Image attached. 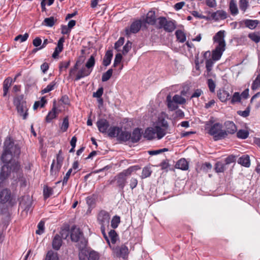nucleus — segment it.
Listing matches in <instances>:
<instances>
[{"label": "nucleus", "instance_id": "2f4dec72", "mask_svg": "<svg viewBox=\"0 0 260 260\" xmlns=\"http://www.w3.org/2000/svg\"><path fill=\"white\" fill-rule=\"evenodd\" d=\"M113 57V52L112 50H108L106 51L103 60V64L107 67L111 63V61Z\"/></svg>", "mask_w": 260, "mask_h": 260}, {"label": "nucleus", "instance_id": "37998d69", "mask_svg": "<svg viewBox=\"0 0 260 260\" xmlns=\"http://www.w3.org/2000/svg\"><path fill=\"white\" fill-rule=\"evenodd\" d=\"M69 126V121L68 116H66L63 119L62 123L60 126V129L62 132H66L67 131Z\"/></svg>", "mask_w": 260, "mask_h": 260}, {"label": "nucleus", "instance_id": "09e8293b", "mask_svg": "<svg viewBox=\"0 0 260 260\" xmlns=\"http://www.w3.org/2000/svg\"><path fill=\"white\" fill-rule=\"evenodd\" d=\"M86 203L90 208H93L95 205V198L94 195L90 196L86 198Z\"/></svg>", "mask_w": 260, "mask_h": 260}, {"label": "nucleus", "instance_id": "5701e85b", "mask_svg": "<svg viewBox=\"0 0 260 260\" xmlns=\"http://www.w3.org/2000/svg\"><path fill=\"white\" fill-rule=\"evenodd\" d=\"M217 96L222 102H225L231 98L230 93L223 89H220L218 91Z\"/></svg>", "mask_w": 260, "mask_h": 260}, {"label": "nucleus", "instance_id": "a878e982", "mask_svg": "<svg viewBox=\"0 0 260 260\" xmlns=\"http://www.w3.org/2000/svg\"><path fill=\"white\" fill-rule=\"evenodd\" d=\"M62 240L59 234H56L52 240V245L54 249L58 250L62 245Z\"/></svg>", "mask_w": 260, "mask_h": 260}, {"label": "nucleus", "instance_id": "58836bf2", "mask_svg": "<svg viewBox=\"0 0 260 260\" xmlns=\"http://www.w3.org/2000/svg\"><path fill=\"white\" fill-rule=\"evenodd\" d=\"M226 165L225 163L221 161H218L216 163L215 170L217 173L223 172L226 169Z\"/></svg>", "mask_w": 260, "mask_h": 260}, {"label": "nucleus", "instance_id": "2eb2a0df", "mask_svg": "<svg viewBox=\"0 0 260 260\" xmlns=\"http://www.w3.org/2000/svg\"><path fill=\"white\" fill-rule=\"evenodd\" d=\"M143 20H144V22H146V26H147V24H149L151 25H154L156 27L157 18H156L154 11H149L146 15L145 19Z\"/></svg>", "mask_w": 260, "mask_h": 260}, {"label": "nucleus", "instance_id": "c756f323", "mask_svg": "<svg viewBox=\"0 0 260 260\" xmlns=\"http://www.w3.org/2000/svg\"><path fill=\"white\" fill-rule=\"evenodd\" d=\"M224 50V49L220 48L219 47H215V49L212 51V60L214 61L218 60L221 58Z\"/></svg>", "mask_w": 260, "mask_h": 260}, {"label": "nucleus", "instance_id": "13d9d810", "mask_svg": "<svg viewBox=\"0 0 260 260\" xmlns=\"http://www.w3.org/2000/svg\"><path fill=\"white\" fill-rule=\"evenodd\" d=\"M169 150L168 148H164L158 150H149L148 153L150 155H155L160 154L162 152H167Z\"/></svg>", "mask_w": 260, "mask_h": 260}, {"label": "nucleus", "instance_id": "ea45409f", "mask_svg": "<svg viewBox=\"0 0 260 260\" xmlns=\"http://www.w3.org/2000/svg\"><path fill=\"white\" fill-rule=\"evenodd\" d=\"M14 104L17 107L19 105L22 104V103H26V101L24 100V95L23 94L18 95L14 98Z\"/></svg>", "mask_w": 260, "mask_h": 260}, {"label": "nucleus", "instance_id": "473e14b6", "mask_svg": "<svg viewBox=\"0 0 260 260\" xmlns=\"http://www.w3.org/2000/svg\"><path fill=\"white\" fill-rule=\"evenodd\" d=\"M141 169L139 165H135L128 167L127 169L123 170L121 172L127 178L134 172Z\"/></svg>", "mask_w": 260, "mask_h": 260}, {"label": "nucleus", "instance_id": "49530a36", "mask_svg": "<svg viewBox=\"0 0 260 260\" xmlns=\"http://www.w3.org/2000/svg\"><path fill=\"white\" fill-rule=\"evenodd\" d=\"M45 260H58L57 253L52 250L49 251L47 253Z\"/></svg>", "mask_w": 260, "mask_h": 260}, {"label": "nucleus", "instance_id": "c85d7f7f", "mask_svg": "<svg viewBox=\"0 0 260 260\" xmlns=\"http://www.w3.org/2000/svg\"><path fill=\"white\" fill-rule=\"evenodd\" d=\"M227 134H233L237 131V127L235 123L231 121H226L224 122Z\"/></svg>", "mask_w": 260, "mask_h": 260}, {"label": "nucleus", "instance_id": "603ef678", "mask_svg": "<svg viewBox=\"0 0 260 260\" xmlns=\"http://www.w3.org/2000/svg\"><path fill=\"white\" fill-rule=\"evenodd\" d=\"M95 64V59L93 55H92L88 59L85 64V67L87 69H92Z\"/></svg>", "mask_w": 260, "mask_h": 260}, {"label": "nucleus", "instance_id": "393cba45", "mask_svg": "<svg viewBox=\"0 0 260 260\" xmlns=\"http://www.w3.org/2000/svg\"><path fill=\"white\" fill-rule=\"evenodd\" d=\"M121 131V127L117 126H112L109 128L107 132L108 137L111 138H116L118 136V133Z\"/></svg>", "mask_w": 260, "mask_h": 260}, {"label": "nucleus", "instance_id": "e433bc0d", "mask_svg": "<svg viewBox=\"0 0 260 260\" xmlns=\"http://www.w3.org/2000/svg\"><path fill=\"white\" fill-rule=\"evenodd\" d=\"M167 101L168 107L170 110L173 111L178 108V107L177 104L173 100H171V97L170 95L167 96Z\"/></svg>", "mask_w": 260, "mask_h": 260}, {"label": "nucleus", "instance_id": "20e7f679", "mask_svg": "<svg viewBox=\"0 0 260 260\" xmlns=\"http://www.w3.org/2000/svg\"><path fill=\"white\" fill-rule=\"evenodd\" d=\"M64 157L62 150L60 149L56 155V164L54 159L50 167V174L51 175H56L60 171L63 164Z\"/></svg>", "mask_w": 260, "mask_h": 260}, {"label": "nucleus", "instance_id": "774afa93", "mask_svg": "<svg viewBox=\"0 0 260 260\" xmlns=\"http://www.w3.org/2000/svg\"><path fill=\"white\" fill-rule=\"evenodd\" d=\"M28 38V34H24L23 35H19L15 37V41H19L20 43L25 41Z\"/></svg>", "mask_w": 260, "mask_h": 260}, {"label": "nucleus", "instance_id": "338daca9", "mask_svg": "<svg viewBox=\"0 0 260 260\" xmlns=\"http://www.w3.org/2000/svg\"><path fill=\"white\" fill-rule=\"evenodd\" d=\"M120 221V217L118 216H114L111 220V226L114 229L116 228Z\"/></svg>", "mask_w": 260, "mask_h": 260}, {"label": "nucleus", "instance_id": "a19ab883", "mask_svg": "<svg viewBox=\"0 0 260 260\" xmlns=\"http://www.w3.org/2000/svg\"><path fill=\"white\" fill-rule=\"evenodd\" d=\"M155 126H159L166 128H169V124L167 121L162 117H158Z\"/></svg>", "mask_w": 260, "mask_h": 260}, {"label": "nucleus", "instance_id": "69168bd1", "mask_svg": "<svg viewBox=\"0 0 260 260\" xmlns=\"http://www.w3.org/2000/svg\"><path fill=\"white\" fill-rule=\"evenodd\" d=\"M212 168V165L210 162H206L202 164L201 167V170L206 173L208 172Z\"/></svg>", "mask_w": 260, "mask_h": 260}, {"label": "nucleus", "instance_id": "864d4df0", "mask_svg": "<svg viewBox=\"0 0 260 260\" xmlns=\"http://www.w3.org/2000/svg\"><path fill=\"white\" fill-rule=\"evenodd\" d=\"M113 74V70L112 69H109L107 72L104 73L102 77V81L106 82L109 80Z\"/></svg>", "mask_w": 260, "mask_h": 260}, {"label": "nucleus", "instance_id": "6e6552de", "mask_svg": "<svg viewBox=\"0 0 260 260\" xmlns=\"http://www.w3.org/2000/svg\"><path fill=\"white\" fill-rule=\"evenodd\" d=\"M110 215L105 210H101L98 215V221L101 226H109Z\"/></svg>", "mask_w": 260, "mask_h": 260}, {"label": "nucleus", "instance_id": "6e6d98bb", "mask_svg": "<svg viewBox=\"0 0 260 260\" xmlns=\"http://www.w3.org/2000/svg\"><path fill=\"white\" fill-rule=\"evenodd\" d=\"M55 21L53 17H50L45 18L43 22V24L46 26L52 27L54 24Z\"/></svg>", "mask_w": 260, "mask_h": 260}, {"label": "nucleus", "instance_id": "412c9836", "mask_svg": "<svg viewBox=\"0 0 260 260\" xmlns=\"http://www.w3.org/2000/svg\"><path fill=\"white\" fill-rule=\"evenodd\" d=\"M227 13L223 10H217L211 14L212 19L216 21L224 20L227 18Z\"/></svg>", "mask_w": 260, "mask_h": 260}, {"label": "nucleus", "instance_id": "72a5a7b5", "mask_svg": "<svg viewBox=\"0 0 260 260\" xmlns=\"http://www.w3.org/2000/svg\"><path fill=\"white\" fill-rule=\"evenodd\" d=\"M152 173V171L150 166H147L142 169L141 175L140 176L142 179L149 177Z\"/></svg>", "mask_w": 260, "mask_h": 260}, {"label": "nucleus", "instance_id": "4be33fe9", "mask_svg": "<svg viewBox=\"0 0 260 260\" xmlns=\"http://www.w3.org/2000/svg\"><path fill=\"white\" fill-rule=\"evenodd\" d=\"M82 236V233L79 229L72 228L71 230V239L73 242H77L79 241L81 237Z\"/></svg>", "mask_w": 260, "mask_h": 260}, {"label": "nucleus", "instance_id": "0e129e2a", "mask_svg": "<svg viewBox=\"0 0 260 260\" xmlns=\"http://www.w3.org/2000/svg\"><path fill=\"white\" fill-rule=\"evenodd\" d=\"M88 251L85 249H82L79 253L80 260H87L88 259Z\"/></svg>", "mask_w": 260, "mask_h": 260}, {"label": "nucleus", "instance_id": "f704fd0d", "mask_svg": "<svg viewBox=\"0 0 260 260\" xmlns=\"http://www.w3.org/2000/svg\"><path fill=\"white\" fill-rule=\"evenodd\" d=\"M229 10L232 15L236 16L238 13V9L235 1L231 0L230 2Z\"/></svg>", "mask_w": 260, "mask_h": 260}, {"label": "nucleus", "instance_id": "cd10ccee", "mask_svg": "<svg viewBox=\"0 0 260 260\" xmlns=\"http://www.w3.org/2000/svg\"><path fill=\"white\" fill-rule=\"evenodd\" d=\"M156 138L158 140L162 139L167 133L168 128L161 127L159 126H154Z\"/></svg>", "mask_w": 260, "mask_h": 260}, {"label": "nucleus", "instance_id": "423d86ee", "mask_svg": "<svg viewBox=\"0 0 260 260\" xmlns=\"http://www.w3.org/2000/svg\"><path fill=\"white\" fill-rule=\"evenodd\" d=\"M147 28L146 22L141 19L137 20L132 23L130 28H125V32H138L141 29L142 31H145Z\"/></svg>", "mask_w": 260, "mask_h": 260}, {"label": "nucleus", "instance_id": "e2e57ef3", "mask_svg": "<svg viewBox=\"0 0 260 260\" xmlns=\"http://www.w3.org/2000/svg\"><path fill=\"white\" fill-rule=\"evenodd\" d=\"M138 181L137 178L135 177H131L129 180V185L130 188L133 190L138 185Z\"/></svg>", "mask_w": 260, "mask_h": 260}, {"label": "nucleus", "instance_id": "39448f33", "mask_svg": "<svg viewBox=\"0 0 260 260\" xmlns=\"http://www.w3.org/2000/svg\"><path fill=\"white\" fill-rule=\"evenodd\" d=\"M4 149L14 155V157H18L20 153V148L19 145L15 144L10 138L7 139L5 141Z\"/></svg>", "mask_w": 260, "mask_h": 260}, {"label": "nucleus", "instance_id": "79ce46f5", "mask_svg": "<svg viewBox=\"0 0 260 260\" xmlns=\"http://www.w3.org/2000/svg\"><path fill=\"white\" fill-rule=\"evenodd\" d=\"M244 96V91L242 92L241 94L238 92L234 93L232 97L231 103L234 104L235 103L240 102L241 100V96Z\"/></svg>", "mask_w": 260, "mask_h": 260}, {"label": "nucleus", "instance_id": "680f3d73", "mask_svg": "<svg viewBox=\"0 0 260 260\" xmlns=\"http://www.w3.org/2000/svg\"><path fill=\"white\" fill-rule=\"evenodd\" d=\"M99 259V254L94 251H90L88 252V260H98Z\"/></svg>", "mask_w": 260, "mask_h": 260}, {"label": "nucleus", "instance_id": "1a4fd4ad", "mask_svg": "<svg viewBox=\"0 0 260 260\" xmlns=\"http://www.w3.org/2000/svg\"><path fill=\"white\" fill-rule=\"evenodd\" d=\"M117 257L126 258L128 254V247L125 245H122L121 246H117L113 249Z\"/></svg>", "mask_w": 260, "mask_h": 260}, {"label": "nucleus", "instance_id": "c9c22d12", "mask_svg": "<svg viewBox=\"0 0 260 260\" xmlns=\"http://www.w3.org/2000/svg\"><path fill=\"white\" fill-rule=\"evenodd\" d=\"M259 23V21L257 20H245V26L251 29L255 28Z\"/></svg>", "mask_w": 260, "mask_h": 260}, {"label": "nucleus", "instance_id": "f3484780", "mask_svg": "<svg viewBox=\"0 0 260 260\" xmlns=\"http://www.w3.org/2000/svg\"><path fill=\"white\" fill-rule=\"evenodd\" d=\"M141 129L138 127L135 128L132 133H131L129 141L133 143H137L140 141L142 137V132Z\"/></svg>", "mask_w": 260, "mask_h": 260}, {"label": "nucleus", "instance_id": "de8ad7c7", "mask_svg": "<svg viewBox=\"0 0 260 260\" xmlns=\"http://www.w3.org/2000/svg\"><path fill=\"white\" fill-rule=\"evenodd\" d=\"M260 87V74L257 75L255 80L253 81L251 85V89L255 90L259 89Z\"/></svg>", "mask_w": 260, "mask_h": 260}, {"label": "nucleus", "instance_id": "a18cd8bd", "mask_svg": "<svg viewBox=\"0 0 260 260\" xmlns=\"http://www.w3.org/2000/svg\"><path fill=\"white\" fill-rule=\"evenodd\" d=\"M80 64H81V62L79 60H77L76 62L74 67L73 68H71V69L70 70L69 74V77H70V78L73 77V76L76 73L78 69L79 66L80 65Z\"/></svg>", "mask_w": 260, "mask_h": 260}, {"label": "nucleus", "instance_id": "8fccbe9b", "mask_svg": "<svg viewBox=\"0 0 260 260\" xmlns=\"http://www.w3.org/2000/svg\"><path fill=\"white\" fill-rule=\"evenodd\" d=\"M55 85L56 82L55 81H52L49 84H48L46 87L41 90V94H43L53 90Z\"/></svg>", "mask_w": 260, "mask_h": 260}, {"label": "nucleus", "instance_id": "4c0bfd02", "mask_svg": "<svg viewBox=\"0 0 260 260\" xmlns=\"http://www.w3.org/2000/svg\"><path fill=\"white\" fill-rule=\"evenodd\" d=\"M59 235L61 237V239H66L69 235H71L69 225H66L64 228H62Z\"/></svg>", "mask_w": 260, "mask_h": 260}, {"label": "nucleus", "instance_id": "c03bdc74", "mask_svg": "<svg viewBox=\"0 0 260 260\" xmlns=\"http://www.w3.org/2000/svg\"><path fill=\"white\" fill-rule=\"evenodd\" d=\"M53 193V189L47 186H45L43 189V196L45 199L49 198Z\"/></svg>", "mask_w": 260, "mask_h": 260}, {"label": "nucleus", "instance_id": "9d476101", "mask_svg": "<svg viewBox=\"0 0 260 260\" xmlns=\"http://www.w3.org/2000/svg\"><path fill=\"white\" fill-rule=\"evenodd\" d=\"M96 124L99 132L103 134H106L110 127L109 122L106 119L101 118L99 119Z\"/></svg>", "mask_w": 260, "mask_h": 260}, {"label": "nucleus", "instance_id": "7ed1b4c3", "mask_svg": "<svg viewBox=\"0 0 260 260\" xmlns=\"http://www.w3.org/2000/svg\"><path fill=\"white\" fill-rule=\"evenodd\" d=\"M20 168V165L18 162H14L12 166L9 164H4L2 167L0 173V180L4 181L10 175L11 171L17 172Z\"/></svg>", "mask_w": 260, "mask_h": 260}, {"label": "nucleus", "instance_id": "f03ea898", "mask_svg": "<svg viewBox=\"0 0 260 260\" xmlns=\"http://www.w3.org/2000/svg\"><path fill=\"white\" fill-rule=\"evenodd\" d=\"M156 27L172 32L176 28V22L174 20L167 19L165 17H159L157 18Z\"/></svg>", "mask_w": 260, "mask_h": 260}, {"label": "nucleus", "instance_id": "a211bd4d", "mask_svg": "<svg viewBox=\"0 0 260 260\" xmlns=\"http://www.w3.org/2000/svg\"><path fill=\"white\" fill-rule=\"evenodd\" d=\"M65 41L64 37H61L58 41L57 46L55 48V50L52 54V57L53 58H56L58 56L59 54L63 50V43Z\"/></svg>", "mask_w": 260, "mask_h": 260}, {"label": "nucleus", "instance_id": "4468645a", "mask_svg": "<svg viewBox=\"0 0 260 260\" xmlns=\"http://www.w3.org/2000/svg\"><path fill=\"white\" fill-rule=\"evenodd\" d=\"M58 113L59 111L56 108V102H54L53 103L51 110H50L48 112V114L45 117L46 122L47 123H50L52 119H55L57 117Z\"/></svg>", "mask_w": 260, "mask_h": 260}, {"label": "nucleus", "instance_id": "9b49d317", "mask_svg": "<svg viewBox=\"0 0 260 260\" xmlns=\"http://www.w3.org/2000/svg\"><path fill=\"white\" fill-rule=\"evenodd\" d=\"M214 43L217 44L216 47L225 49L224 34H216L213 37Z\"/></svg>", "mask_w": 260, "mask_h": 260}, {"label": "nucleus", "instance_id": "bf43d9fd", "mask_svg": "<svg viewBox=\"0 0 260 260\" xmlns=\"http://www.w3.org/2000/svg\"><path fill=\"white\" fill-rule=\"evenodd\" d=\"M207 84L210 91L212 93H214L215 92L216 84L213 80L212 79H208Z\"/></svg>", "mask_w": 260, "mask_h": 260}, {"label": "nucleus", "instance_id": "052dcab7", "mask_svg": "<svg viewBox=\"0 0 260 260\" xmlns=\"http://www.w3.org/2000/svg\"><path fill=\"white\" fill-rule=\"evenodd\" d=\"M124 43V38L123 37H120L118 40L115 42L114 45V48L118 51H119L120 48L123 45Z\"/></svg>", "mask_w": 260, "mask_h": 260}, {"label": "nucleus", "instance_id": "6ab92c4d", "mask_svg": "<svg viewBox=\"0 0 260 260\" xmlns=\"http://www.w3.org/2000/svg\"><path fill=\"white\" fill-rule=\"evenodd\" d=\"M17 112L19 114L20 116L22 117L23 119L25 120L27 118L28 116V107L27 106L26 103H22V104L19 105V106L16 107Z\"/></svg>", "mask_w": 260, "mask_h": 260}, {"label": "nucleus", "instance_id": "5fc2aeb1", "mask_svg": "<svg viewBox=\"0 0 260 260\" xmlns=\"http://www.w3.org/2000/svg\"><path fill=\"white\" fill-rule=\"evenodd\" d=\"M173 100L177 104H184L186 102V100L178 94H175L173 97Z\"/></svg>", "mask_w": 260, "mask_h": 260}, {"label": "nucleus", "instance_id": "dca6fc26", "mask_svg": "<svg viewBox=\"0 0 260 260\" xmlns=\"http://www.w3.org/2000/svg\"><path fill=\"white\" fill-rule=\"evenodd\" d=\"M13 157H14V155L4 149L1 159L5 164H9V165L12 166L13 163L16 162L15 160L13 159Z\"/></svg>", "mask_w": 260, "mask_h": 260}, {"label": "nucleus", "instance_id": "f8f14e48", "mask_svg": "<svg viewBox=\"0 0 260 260\" xmlns=\"http://www.w3.org/2000/svg\"><path fill=\"white\" fill-rule=\"evenodd\" d=\"M16 78L13 80V79L9 77L5 79L3 82V96L4 97H6L8 95V98L9 95H8L9 88L11 86L12 83L15 81Z\"/></svg>", "mask_w": 260, "mask_h": 260}, {"label": "nucleus", "instance_id": "7c9ffc66", "mask_svg": "<svg viewBox=\"0 0 260 260\" xmlns=\"http://www.w3.org/2000/svg\"><path fill=\"white\" fill-rule=\"evenodd\" d=\"M175 168L182 170H187L188 169V162L185 158H181L176 164Z\"/></svg>", "mask_w": 260, "mask_h": 260}, {"label": "nucleus", "instance_id": "3c124183", "mask_svg": "<svg viewBox=\"0 0 260 260\" xmlns=\"http://www.w3.org/2000/svg\"><path fill=\"white\" fill-rule=\"evenodd\" d=\"M38 230H36V233L38 235H41L44 233L45 231V222L43 220H41L38 225Z\"/></svg>", "mask_w": 260, "mask_h": 260}, {"label": "nucleus", "instance_id": "4d7b16f0", "mask_svg": "<svg viewBox=\"0 0 260 260\" xmlns=\"http://www.w3.org/2000/svg\"><path fill=\"white\" fill-rule=\"evenodd\" d=\"M132 46V42L127 41L124 46L123 47L122 54L126 55L131 49Z\"/></svg>", "mask_w": 260, "mask_h": 260}, {"label": "nucleus", "instance_id": "bb28decb", "mask_svg": "<svg viewBox=\"0 0 260 260\" xmlns=\"http://www.w3.org/2000/svg\"><path fill=\"white\" fill-rule=\"evenodd\" d=\"M144 137L147 140H151L156 138L155 128L154 127H147L143 134Z\"/></svg>", "mask_w": 260, "mask_h": 260}, {"label": "nucleus", "instance_id": "b1692460", "mask_svg": "<svg viewBox=\"0 0 260 260\" xmlns=\"http://www.w3.org/2000/svg\"><path fill=\"white\" fill-rule=\"evenodd\" d=\"M11 198V191L8 189H4L0 192V202L1 203H6Z\"/></svg>", "mask_w": 260, "mask_h": 260}, {"label": "nucleus", "instance_id": "aec40b11", "mask_svg": "<svg viewBox=\"0 0 260 260\" xmlns=\"http://www.w3.org/2000/svg\"><path fill=\"white\" fill-rule=\"evenodd\" d=\"M131 133L127 131H123L121 127V131L118 133L117 140L120 142H126L129 141Z\"/></svg>", "mask_w": 260, "mask_h": 260}, {"label": "nucleus", "instance_id": "0eeeda50", "mask_svg": "<svg viewBox=\"0 0 260 260\" xmlns=\"http://www.w3.org/2000/svg\"><path fill=\"white\" fill-rule=\"evenodd\" d=\"M127 178L121 172L115 175L112 180L109 181V184H112L115 182L116 187L121 191H123L127 182Z\"/></svg>", "mask_w": 260, "mask_h": 260}, {"label": "nucleus", "instance_id": "ddd939ff", "mask_svg": "<svg viewBox=\"0 0 260 260\" xmlns=\"http://www.w3.org/2000/svg\"><path fill=\"white\" fill-rule=\"evenodd\" d=\"M92 72V69H87L85 67L82 68L80 69L78 73L72 77L74 78V81H78L81 78H84L89 76Z\"/></svg>", "mask_w": 260, "mask_h": 260}, {"label": "nucleus", "instance_id": "f257e3e1", "mask_svg": "<svg viewBox=\"0 0 260 260\" xmlns=\"http://www.w3.org/2000/svg\"><path fill=\"white\" fill-rule=\"evenodd\" d=\"M206 129H208V133L213 137L215 141L221 140L227 137L226 132L223 129L222 123L215 122L213 117L206 123Z\"/></svg>", "mask_w": 260, "mask_h": 260}]
</instances>
